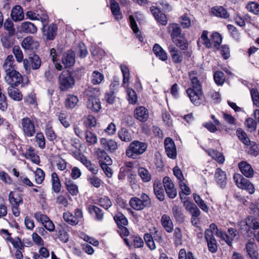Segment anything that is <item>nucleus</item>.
Returning <instances> with one entry per match:
<instances>
[{
    "instance_id": "1",
    "label": "nucleus",
    "mask_w": 259,
    "mask_h": 259,
    "mask_svg": "<svg viewBox=\"0 0 259 259\" xmlns=\"http://www.w3.org/2000/svg\"><path fill=\"white\" fill-rule=\"evenodd\" d=\"M78 71H65L62 72L58 77L59 87L60 91L66 92L75 85L74 77Z\"/></svg>"
},
{
    "instance_id": "2",
    "label": "nucleus",
    "mask_w": 259,
    "mask_h": 259,
    "mask_svg": "<svg viewBox=\"0 0 259 259\" xmlns=\"http://www.w3.org/2000/svg\"><path fill=\"white\" fill-rule=\"evenodd\" d=\"M147 147V143L135 140L132 142L127 147L125 154L128 158L136 159L145 152Z\"/></svg>"
},
{
    "instance_id": "3",
    "label": "nucleus",
    "mask_w": 259,
    "mask_h": 259,
    "mask_svg": "<svg viewBox=\"0 0 259 259\" xmlns=\"http://www.w3.org/2000/svg\"><path fill=\"white\" fill-rule=\"evenodd\" d=\"M150 199L149 196L143 193L140 196V198L133 197L130 200V206L136 210H141L145 207L150 205Z\"/></svg>"
},
{
    "instance_id": "4",
    "label": "nucleus",
    "mask_w": 259,
    "mask_h": 259,
    "mask_svg": "<svg viewBox=\"0 0 259 259\" xmlns=\"http://www.w3.org/2000/svg\"><path fill=\"white\" fill-rule=\"evenodd\" d=\"M20 128L24 136L27 137H33L36 132L34 121L28 117L21 119Z\"/></svg>"
},
{
    "instance_id": "5",
    "label": "nucleus",
    "mask_w": 259,
    "mask_h": 259,
    "mask_svg": "<svg viewBox=\"0 0 259 259\" xmlns=\"http://www.w3.org/2000/svg\"><path fill=\"white\" fill-rule=\"evenodd\" d=\"M233 179L238 188L245 190L251 194L254 193L255 191L254 186L249 180L244 178L239 174H235Z\"/></svg>"
},
{
    "instance_id": "6",
    "label": "nucleus",
    "mask_w": 259,
    "mask_h": 259,
    "mask_svg": "<svg viewBox=\"0 0 259 259\" xmlns=\"http://www.w3.org/2000/svg\"><path fill=\"white\" fill-rule=\"evenodd\" d=\"M34 217L48 231L52 232L55 230V227L54 223L47 215L42 214L40 212H36L34 214Z\"/></svg>"
},
{
    "instance_id": "7",
    "label": "nucleus",
    "mask_w": 259,
    "mask_h": 259,
    "mask_svg": "<svg viewBox=\"0 0 259 259\" xmlns=\"http://www.w3.org/2000/svg\"><path fill=\"white\" fill-rule=\"evenodd\" d=\"M5 80L10 86L17 87L22 83L23 77L18 71L15 70L6 74Z\"/></svg>"
},
{
    "instance_id": "8",
    "label": "nucleus",
    "mask_w": 259,
    "mask_h": 259,
    "mask_svg": "<svg viewBox=\"0 0 259 259\" xmlns=\"http://www.w3.org/2000/svg\"><path fill=\"white\" fill-rule=\"evenodd\" d=\"M168 51L173 63L181 64L183 62L184 56L185 55L184 52L180 50L173 45H171L168 47Z\"/></svg>"
},
{
    "instance_id": "9",
    "label": "nucleus",
    "mask_w": 259,
    "mask_h": 259,
    "mask_svg": "<svg viewBox=\"0 0 259 259\" xmlns=\"http://www.w3.org/2000/svg\"><path fill=\"white\" fill-rule=\"evenodd\" d=\"M205 239L207 242L209 251L212 253L216 252L218 250V245L213 233L210 230H205Z\"/></svg>"
},
{
    "instance_id": "10",
    "label": "nucleus",
    "mask_w": 259,
    "mask_h": 259,
    "mask_svg": "<svg viewBox=\"0 0 259 259\" xmlns=\"http://www.w3.org/2000/svg\"><path fill=\"white\" fill-rule=\"evenodd\" d=\"M245 250L250 259H259L258 247L254 241L249 240L245 244Z\"/></svg>"
},
{
    "instance_id": "11",
    "label": "nucleus",
    "mask_w": 259,
    "mask_h": 259,
    "mask_svg": "<svg viewBox=\"0 0 259 259\" xmlns=\"http://www.w3.org/2000/svg\"><path fill=\"white\" fill-rule=\"evenodd\" d=\"M164 147L167 156L175 159L177 156L176 147L174 141L170 138H166L164 140Z\"/></svg>"
},
{
    "instance_id": "12",
    "label": "nucleus",
    "mask_w": 259,
    "mask_h": 259,
    "mask_svg": "<svg viewBox=\"0 0 259 259\" xmlns=\"http://www.w3.org/2000/svg\"><path fill=\"white\" fill-rule=\"evenodd\" d=\"M186 93L191 102L196 106L199 105L202 101V90H194L188 88Z\"/></svg>"
},
{
    "instance_id": "13",
    "label": "nucleus",
    "mask_w": 259,
    "mask_h": 259,
    "mask_svg": "<svg viewBox=\"0 0 259 259\" xmlns=\"http://www.w3.org/2000/svg\"><path fill=\"white\" fill-rule=\"evenodd\" d=\"M163 186L164 187L167 196L170 198H174L177 196V192L176 189L169 177H165L163 179Z\"/></svg>"
},
{
    "instance_id": "14",
    "label": "nucleus",
    "mask_w": 259,
    "mask_h": 259,
    "mask_svg": "<svg viewBox=\"0 0 259 259\" xmlns=\"http://www.w3.org/2000/svg\"><path fill=\"white\" fill-rule=\"evenodd\" d=\"M217 235L222 238L228 245L231 246L234 239L238 235V232L236 229L230 228L228 229L227 234L220 231V233L217 232Z\"/></svg>"
},
{
    "instance_id": "15",
    "label": "nucleus",
    "mask_w": 259,
    "mask_h": 259,
    "mask_svg": "<svg viewBox=\"0 0 259 259\" xmlns=\"http://www.w3.org/2000/svg\"><path fill=\"white\" fill-rule=\"evenodd\" d=\"M101 145L107 151L111 153L114 152L118 147V143L112 139H107L102 138L100 140Z\"/></svg>"
},
{
    "instance_id": "16",
    "label": "nucleus",
    "mask_w": 259,
    "mask_h": 259,
    "mask_svg": "<svg viewBox=\"0 0 259 259\" xmlns=\"http://www.w3.org/2000/svg\"><path fill=\"white\" fill-rule=\"evenodd\" d=\"M76 159H78L91 172L96 175L98 173V168L95 164H93L87 157L80 153H77L76 155Z\"/></svg>"
},
{
    "instance_id": "17",
    "label": "nucleus",
    "mask_w": 259,
    "mask_h": 259,
    "mask_svg": "<svg viewBox=\"0 0 259 259\" xmlns=\"http://www.w3.org/2000/svg\"><path fill=\"white\" fill-rule=\"evenodd\" d=\"M150 11L157 21L162 25H166L167 24V18L166 16L161 12L160 10L155 6L150 8Z\"/></svg>"
},
{
    "instance_id": "18",
    "label": "nucleus",
    "mask_w": 259,
    "mask_h": 259,
    "mask_svg": "<svg viewBox=\"0 0 259 259\" xmlns=\"http://www.w3.org/2000/svg\"><path fill=\"white\" fill-rule=\"evenodd\" d=\"M134 116L140 121L145 122L149 118V113L146 108L140 106L135 109Z\"/></svg>"
},
{
    "instance_id": "19",
    "label": "nucleus",
    "mask_w": 259,
    "mask_h": 259,
    "mask_svg": "<svg viewBox=\"0 0 259 259\" xmlns=\"http://www.w3.org/2000/svg\"><path fill=\"white\" fill-rule=\"evenodd\" d=\"M62 62L65 68H69L75 63V54L73 51L69 50L64 53L62 58Z\"/></svg>"
},
{
    "instance_id": "20",
    "label": "nucleus",
    "mask_w": 259,
    "mask_h": 259,
    "mask_svg": "<svg viewBox=\"0 0 259 259\" xmlns=\"http://www.w3.org/2000/svg\"><path fill=\"white\" fill-rule=\"evenodd\" d=\"M238 167L241 173L247 178H252L254 175V170L251 165L246 161H242L239 163Z\"/></svg>"
},
{
    "instance_id": "21",
    "label": "nucleus",
    "mask_w": 259,
    "mask_h": 259,
    "mask_svg": "<svg viewBox=\"0 0 259 259\" xmlns=\"http://www.w3.org/2000/svg\"><path fill=\"white\" fill-rule=\"evenodd\" d=\"M89 213L92 214L94 219L98 222H102L104 220V213L102 209L94 205H90L88 207Z\"/></svg>"
},
{
    "instance_id": "22",
    "label": "nucleus",
    "mask_w": 259,
    "mask_h": 259,
    "mask_svg": "<svg viewBox=\"0 0 259 259\" xmlns=\"http://www.w3.org/2000/svg\"><path fill=\"white\" fill-rule=\"evenodd\" d=\"M214 178L217 184L221 188H224L227 184V177L225 171L221 168H217L214 175Z\"/></svg>"
},
{
    "instance_id": "23",
    "label": "nucleus",
    "mask_w": 259,
    "mask_h": 259,
    "mask_svg": "<svg viewBox=\"0 0 259 259\" xmlns=\"http://www.w3.org/2000/svg\"><path fill=\"white\" fill-rule=\"evenodd\" d=\"M57 27L55 24H52L50 26L44 25L43 34L46 36L47 39H54L57 33Z\"/></svg>"
},
{
    "instance_id": "24",
    "label": "nucleus",
    "mask_w": 259,
    "mask_h": 259,
    "mask_svg": "<svg viewBox=\"0 0 259 259\" xmlns=\"http://www.w3.org/2000/svg\"><path fill=\"white\" fill-rule=\"evenodd\" d=\"M11 16L13 21H20L24 19V14L22 8L19 5H16L11 10Z\"/></svg>"
},
{
    "instance_id": "25",
    "label": "nucleus",
    "mask_w": 259,
    "mask_h": 259,
    "mask_svg": "<svg viewBox=\"0 0 259 259\" xmlns=\"http://www.w3.org/2000/svg\"><path fill=\"white\" fill-rule=\"evenodd\" d=\"M22 47L25 50H33L37 49L39 44L37 41L34 40L32 36L25 37L21 43Z\"/></svg>"
},
{
    "instance_id": "26",
    "label": "nucleus",
    "mask_w": 259,
    "mask_h": 259,
    "mask_svg": "<svg viewBox=\"0 0 259 259\" xmlns=\"http://www.w3.org/2000/svg\"><path fill=\"white\" fill-rule=\"evenodd\" d=\"M15 60L12 55L7 56L4 63L3 67L6 74L15 71Z\"/></svg>"
},
{
    "instance_id": "27",
    "label": "nucleus",
    "mask_w": 259,
    "mask_h": 259,
    "mask_svg": "<svg viewBox=\"0 0 259 259\" xmlns=\"http://www.w3.org/2000/svg\"><path fill=\"white\" fill-rule=\"evenodd\" d=\"M88 108L91 109L92 111L97 112H98L101 108V102L99 99L90 96L87 102Z\"/></svg>"
},
{
    "instance_id": "28",
    "label": "nucleus",
    "mask_w": 259,
    "mask_h": 259,
    "mask_svg": "<svg viewBox=\"0 0 259 259\" xmlns=\"http://www.w3.org/2000/svg\"><path fill=\"white\" fill-rule=\"evenodd\" d=\"M153 189L157 198L160 201H163L164 199L165 195L163 189V184L159 180H155L154 181Z\"/></svg>"
},
{
    "instance_id": "29",
    "label": "nucleus",
    "mask_w": 259,
    "mask_h": 259,
    "mask_svg": "<svg viewBox=\"0 0 259 259\" xmlns=\"http://www.w3.org/2000/svg\"><path fill=\"white\" fill-rule=\"evenodd\" d=\"M124 241L127 246H133L134 248L142 247L144 246L143 239L138 236H133L130 237V241L127 238H124Z\"/></svg>"
},
{
    "instance_id": "30",
    "label": "nucleus",
    "mask_w": 259,
    "mask_h": 259,
    "mask_svg": "<svg viewBox=\"0 0 259 259\" xmlns=\"http://www.w3.org/2000/svg\"><path fill=\"white\" fill-rule=\"evenodd\" d=\"M161 224L167 232L171 233L173 231V223L169 215L166 214H163L161 219Z\"/></svg>"
},
{
    "instance_id": "31",
    "label": "nucleus",
    "mask_w": 259,
    "mask_h": 259,
    "mask_svg": "<svg viewBox=\"0 0 259 259\" xmlns=\"http://www.w3.org/2000/svg\"><path fill=\"white\" fill-rule=\"evenodd\" d=\"M119 139L124 142H128L133 139L132 133L126 128H121L117 133Z\"/></svg>"
},
{
    "instance_id": "32",
    "label": "nucleus",
    "mask_w": 259,
    "mask_h": 259,
    "mask_svg": "<svg viewBox=\"0 0 259 259\" xmlns=\"http://www.w3.org/2000/svg\"><path fill=\"white\" fill-rule=\"evenodd\" d=\"M153 52L154 55L159 59L165 61L167 59V54L166 52L157 44H155L153 48Z\"/></svg>"
},
{
    "instance_id": "33",
    "label": "nucleus",
    "mask_w": 259,
    "mask_h": 259,
    "mask_svg": "<svg viewBox=\"0 0 259 259\" xmlns=\"http://www.w3.org/2000/svg\"><path fill=\"white\" fill-rule=\"evenodd\" d=\"M26 15L27 18L32 20H40L43 23L48 22V16L45 13L40 15L32 11H29L27 12Z\"/></svg>"
},
{
    "instance_id": "34",
    "label": "nucleus",
    "mask_w": 259,
    "mask_h": 259,
    "mask_svg": "<svg viewBox=\"0 0 259 259\" xmlns=\"http://www.w3.org/2000/svg\"><path fill=\"white\" fill-rule=\"evenodd\" d=\"M25 156L26 158L30 159L34 163L38 164L40 162L39 156L35 153V149L29 147L26 151Z\"/></svg>"
},
{
    "instance_id": "35",
    "label": "nucleus",
    "mask_w": 259,
    "mask_h": 259,
    "mask_svg": "<svg viewBox=\"0 0 259 259\" xmlns=\"http://www.w3.org/2000/svg\"><path fill=\"white\" fill-rule=\"evenodd\" d=\"M168 32L170 34L171 39L179 37L182 33L181 29L178 24L172 23L169 24L167 27Z\"/></svg>"
},
{
    "instance_id": "36",
    "label": "nucleus",
    "mask_w": 259,
    "mask_h": 259,
    "mask_svg": "<svg viewBox=\"0 0 259 259\" xmlns=\"http://www.w3.org/2000/svg\"><path fill=\"white\" fill-rule=\"evenodd\" d=\"M51 183L53 191L58 193L61 189V184L56 172H54L51 174Z\"/></svg>"
},
{
    "instance_id": "37",
    "label": "nucleus",
    "mask_w": 259,
    "mask_h": 259,
    "mask_svg": "<svg viewBox=\"0 0 259 259\" xmlns=\"http://www.w3.org/2000/svg\"><path fill=\"white\" fill-rule=\"evenodd\" d=\"M9 200L11 205L19 206L23 203V198L21 195L12 191L9 193Z\"/></svg>"
},
{
    "instance_id": "38",
    "label": "nucleus",
    "mask_w": 259,
    "mask_h": 259,
    "mask_svg": "<svg viewBox=\"0 0 259 259\" xmlns=\"http://www.w3.org/2000/svg\"><path fill=\"white\" fill-rule=\"evenodd\" d=\"M15 87L10 86L8 88V95L13 100L19 101L22 99V95L20 91Z\"/></svg>"
},
{
    "instance_id": "39",
    "label": "nucleus",
    "mask_w": 259,
    "mask_h": 259,
    "mask_svg": "<svg viewBox=\"0 0 259 259\" xmlns=\"http://www.w3.org/2000/svg\"><path fill=\"white\" fill-rule=\"evenodd\" d=\"M189 79L191 82L190 89L194 90H202V85L198 79L194 71H191L189 73Z\"/></svg>"
},
{
    "instance_id": "40",
    "label": "nucleus",
    "mask_w": 259,
    "mask_h": 259,
    "mask_svg": "<svg viewBox=\"0 0 259 259\" xmlns=\"http://www.w3.org/2000/svg\"><path fill=\"white\" fill-rule=\"evenodd\" d=\"M212 13L217 17L227 18L229 14L227 10L222 6H215L211 9Z\"/></svg>"
},
{
    "instance_id": "41",
    "label": "nucleus",
    "mask_w": 259,
    "mask_h": 259,
    "mask_svg": "<svg viewBox=\"0 0 259 259\" xmlns=\"http://www.w3.org/2000/svg\"><path fill=\"white\" fill-rule=\"evenodd\" d=\"M21 31L27 33H35L37 31L36 27L31 22H24L21 25Z\"/></svg>"
},
{
    "instance_id": "42",
    "label": "nucleus",
    "mask_w": 259,
    "mask_h": 259,
    "mask_svg": "<svg viewBox=\"0 0 259 259\" xmlns=\"http://www.w3.org/2000/svg\"><path fill=\"white\" fill-rule=\"evenodd\" d=\"M78 102V97L76 96L70 94L67 95L65 99V105L67 108L72 109L77 105Z\"/></svg>"
},
{
    "instance_id": "43",
    "label": "nucleus",
    "mask_w": 259,
    "mask_h": 259,
    "mask_svg": "<svg viewBox=\"0 0 259 259\" xmlns=\"http://www.w3.org/2000/svg\"><path fill=\"white\" fill-rule=\"evenodd\" d=\"M110 3L111 10L113 15L117 20L121 19L122 15L120 12V8L118 4L115 0H110Z\"/></svg>"
},
{
    "instance_id": "44",
    "label": "nucleus",
    "mask_w": 259,
    "mask_h": 259,
    "mask_svg": "<svg viewBox=\"0 0 259 259\" xmlns=\"http://www.w3.org/2000/svg\"><path fill=\"white\" fill-rule=\"evenodd\" d=\"M172 40L177 47L181 49L185 50L187 48V41L184 34H181L179 37H177Z\"/></svg>"
},
{
    "instance_id": "45",
    "label": "nucleus",
    "mask_w": 259,
    "mask_h": 259,
    "mask_svg": "<svg viewBox=\"0 0 259 259\" xmlns=\"http://www.w3.org/2000/svg\"><path fill=\"white\" fill-rule=\"evenodd\" d=\"M65 185L68 192L73 196H76L78 193L77 186L71 180H66Z\"/></svg>"
},
{
    "instance_id": "46",
    "label": "nucleus",
    "mask_w": 259,
    "mask_h": 259,
    "mask_svg": "<svg viewBox=\"0 0 259 259\" xmlns=\"http://www.w3.org/2000/svg\"><path fill=\"white\" fill-rule=\"evenodd\" d=\"M45 134L48 139L50 141H53L56 139V135L55 133L51 122H48L45 127Z\"/></svg>"
},
{
    "instance_id": "47",
    "label": "nucleus",
    "mask_w": 259,
    "mask_h": 259,
    "mask_svg": "<svg viewBox=\"0 0 259 259\" xmlns=\"http://www.w3.org/2000/svg\"><path fill=\"white\" fill-rule=\"evenodd\" d=\"M104 76L102 73L98 71H94L93 72L91 77V82L94 85L99 84L103 80Z\"/></svg>"
},
{
    "instance_id": "48",
    "label": "nucleus",
    "mask_w": 259,
    "mask_h": 259,
    "mask_svg": "<svg viewBox=\"0 0 259 259\" xmlns=\"http://www.w3.org/2000/svg\"><path fill=\"white\" fill-rule=\"evenodd\" d=\"M31 68L33 70H36L39 68L41 64V61L40 57L36 54L33 55L29 57Z\"/></svg>"
},
{
    "instance_id": "49",
    "label": "nucleus",
    "mask_w": 259,
    "mask_h": 259,
    "mask_svg": "<svg viewBox=\"0 0 259 259\" xmlns=\"http://www.w3.org/2000/svg\"><path fill=\"white\" fill-rule=\"evenodd\" d=\"M120 68L123 75V82L122 85L124 88H128L127 85L130 80V71L128 68L125 65H121Z\"/></svg>"
},
{
    "instance_id": "50",
    "label": "nucleus",
    "mask_w": 259,
    "mask_h": 259,
    "mask_svg": "<svg viewBox=\"0 0 259 259\" xmlns=\"http://www.w3.org/2000/svg\"><path fill=\"white\" fill-rule=\"evenodd\" d=\"M172 211L176 220L179 222H183L184 221L185 217L181 208L177 205H174L172 208Z\"/></svg>"
},
{
    "instance_id": "51",
    "label": "nucleus",
    "mask_w": 259,
    "mask_h": 259,
    "mask_svg": "<svg viewBox=\"0 0 259 259\" xmlns=\"http://www.w3.org/2000/svg\"><path fill=\"white\" fill-rule=\"evenodd\" d=\"M114 220L118 227L126 226L128 221L126 217L121 212H117L114 217Z\"/></svg>"
},
{
    "instance_id": "52",
    "label": "nucleus",
    "mask_w": 259,
    "mask_h": 259,
    "mask_svg": "<svg viewBox=\"0 0 259 259\" xmlns=\"http://www.w3.org/2000/svg\"><path fill=\"white\" fill-rule=\"evenodd\" d=\"M138 174L144 182H148L151 179L150 173L144 167H140L138 169Z\"/></svg>"
},
{
    "instance_id": "53",
    "label": "nucleus",
    "mask_w": 259,
    "mask_h": 259,
    "mask_svg": "<svg viewBox=\"0 0 259 259\" xmlns=\"http://www.w3.org/2000/svg\"><path fill=\"white\" fill-rule=\"evenodd\" d=\"M236 134L239 139L246 145H249L251 143L249 138L246 133L241 128L237 129Z\"/></svg>"
},
{
    "instance_id": "54",
    "label": "nucleus",
    "mask_w": 259,
    "mask_h": 259,
    "mask_svg": "<svg viewBox=\"0 0 259 259\" xmlns=\"http://www.w3.org/2000/svg\"><path fill=\"white\" fill-rule=\"evenodd\" d=\"M179 186L181 190V191L179 192V195L181 200H183L185 195L190 194L191 190L183 181H179Z\"/></svg>"
},
{
    "instance_id": "55",
    "label": "nucleus",
    "mask_w": 259,
    "mask_h": 259,
    "mask_svg": "<svg viewBox=\"0 0 259 259\" xmlns=\"http://www.w3.org/2000/svg\"><path fill=\"white\" fill-rule=\"evenodd\" d=\"M85 139L87 143L89 145H95L97 143L98 141L97 136L94 133L89 131L85 132Z\"/></svg>"
},
{
    "instance_id": "56",
    "label": "nucleus",
    "mask_w": 259,
    "mask_h": 259,
    "mask_svg": "<svg viewBox=\"0 0 259 259\" xmlns=\"http://www.w3.org/2000/svg\"><path fill=\"white\" fill-rule=\"evenodd\" d=\"M246 225L253 230L259 229V222L253 217H248L245 221Z\"/></svg>"
},
{
    "instance_id": "57",
    "label": "nucleus",
    "mask_w": 259,
    "mask_h": 259,
    "mask_svg": "<svg viewBox=\"0 0 259 259\" xmlns=\"http://www.w3.org/2000/svg\"><path fill=\"white\" fill-rule=\"evenodd\" d=\"M208 153L214 159L220 163H223L225 161L223 154L217 150H210L208 152Z\"/></svg>"
},
{
    "instance_id": "58",
    "label": "nucleus",
    "mask_w": 259,
    "mask_h": 259,
    "mask_svg": "<svg viewBox=\"0 0 259 259\" xmlns=\"http://www.w3.org/2000/svg\"><path fill=\"white\" fill-rule=\"evenodd\" d=\"M174 241L176 246H179L182 243V233L179 228H176L174 233Z\"/></svg>"
},
{
    "instance_id": "59",
    "label": "nucleus",
    "mask_w": 259,
    "mask_h": 259,
    "mask_svg": "<svg viewBox=\"0 0 259 259\" xmlns=\"http://www.w3.org/2000/svg\"><path fill=\"white\" fill-rule=\"evenodd\" d=\"M127 100L130 104H135L137 102V96L136 92L131 88H126Z\"/></svg>"
},
{
    "instance_id": "60",
    "label": "nucleus",
    "mask_w": 259,
    "mask_h": 259,
    "mask_svg": "<svg viewBox=\"0 0 259 259\" xmlns=\"http://www.w3.org/2000/svg\"><path fill=\"white\" fill-rule=\"evenodd\" d=\"M64 220L69 225L74 226L78 224V221L74 216L70 212H66L63 213Z\"/></svg>"
},
{
    "instance_id": "61",
    "label": "nucleus",
    "mask_w": 259,
    "mask_h": 259,
    "mask_svg": "<svg viewBox=\"0 0 259 259\" xmlns=\"http://www.w3.org/2000/svg\"><path fill=\"white\" fill-rule=\"evenodd\" d=\"M35 181L38 184H41L45 177V172L40 168H37L34 172Z\"/></svg>"
},
{
    "instance_id": "62",
    "label": "nucleus",
    "mask_w": 259,
    "mask_h": 259,
    "mask_svg": "<svg viewBox=\"0 0 259 259\" xmlns=\"http://www.w3.org/2000/svg\"><path fill=\"white\" fill-rule=\"evenodd\" d=\"M178 259H196L191 251L186 252L185 249H181L178 254Z\"/></svg>"
},
{
    "instance_id": "63",
    "label": "nucleus",
    "mask_w": 259,
    "mask_h": 259,
    "mask_svg": "<svg viewBox=\"0 0 259 259\" xmlns=\"http://www.w3.org/2000/svg\"><path fill=\"white\" fill-rule=\"evenodd\" d=\"M253 104L257 107H259V92L256 89H251L250 90Z\"/></svg>"
},
{
    "instance_id": "64",
    "label": "nucleus",
    "mask_w": 259,
    "mask_h": 259,
    "mask_svg": "<svg viewBox=\"0 0 259 259\" xmlns=\"http://www.w3.org/2000/svg\"><path fill=\"white\" fill-rule=\"evenodd\" d=\"M246 9L250 13L257 15L259 14V5L254 2H249L246 6Z\"/></svg>"
}]
</instances>
